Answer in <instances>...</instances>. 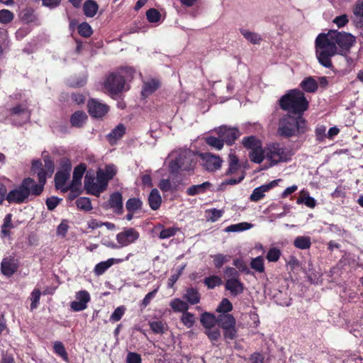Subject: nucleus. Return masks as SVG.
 Wrapping results in <instances>:
<instances>
[{"label":"nucleus","instance_id":"obj_52","mask_svg":"<svg viewBox=\"0 0 363 363\" xmlns=\"http://www.w3.org/2000/svg\"><path fill=\"white\" fill-rule=\"evenodd\" d=\"M233 264L238 269V272L245 274H253V273L248 268L245 262L242 259H235Z\"/></svg>","mask_w":363,"mask_h":363},{"label":"nucleus","instance_id":"obj_35","mask_svg":"<svg viewBox=\"0 0 363 363\" xmlns=\"http://www.w3.org/2000/svg\"><path fill=\"white\" fill-rule=\"evenodd\" d=\"M229 167L225 172L226 175H230L235 173L240 168L238 157L235 155L230 153L228 155Z\"/></svg>","mask_w":363,"mask_h":363},{"label":"nucleus","instance_id":"obj_36","mask_svg":"<svg viewBox=\"0 0 363 363\" xmlns=\"http://www.w3.org/2000/svg\"><path fill=\"white\" fill-rule=\"evenodd\" d=\"M294 245L300 250H307L311 246V240L308 236H298L294 240Z\"/></svg>","mask_w":363,"mask_h":363},{"label":"nucleus","instance_id":"obj_46","mask_svg":"<svg viewBox=\"0 0 363 363\" xmlns=\"http://www.w3.org/2000/svg\"><path fill=\"white\" fill-rule=\"evenodd\" d=\"M77 207L84 211H90L92 209L91 200L87 197H79L76 201Z\"/></svg>","mask_w":363,"mask_h":363},{"label":"nucleus","instance_id":"obj_33","mask_svg":"<svg viewBox=\"0 0 363 363\" xmlns=\"http://www.w3.org/2000/svg\"><path fill=\"white\" fill-rule=\"evenodd\" d=\"M99 9L97 3L94 0H86L83 5V11L86 16L94 17Z\"/></svg>","mask_w":363,"mask_h":363},{"label":"nucleus","instance_id":"obj_11","mask_svg":"<svg viewBox=\"0 0 363 363\" xmlns=\"http://www.w3.org/2000/svg\"><path fill=\"white\" fill-rule=\"evenodd\" d=\"M30 113L26 104H19L11 108L10 120L18 126H21L30 121Z\"/></svg>","mask_w":363,"mask_h":363},{"label":"nucleus","instance_id":"obj_26","mask_svg":"<svg viewBox=\"0 0 363 363\" xmlns=\"http://www.w3.org/2000/svg\"><path fill=\"white\" fill-rule=\"evenodd\" d=\"M212 186L209 182H205L201 184L192 185L187 188L186 193L188 196H196L206 193Z\"/></svg>","mask_w":363,"mask_h":363},{"label":"nucleus","instance_id":"obj_9","mask_svg":"<svg viewBox=\"0 0 363 363\" xmlns=\"http://www.w3.org/2000/svg\"><path fill=\"white\" fill-rule=\"evenodd\" d=\"M116 169L113 164H108L105 167V170L101 168L96 171V184L97 185L98 197L104 192L108 184V182L111 180L116 174Z\"/></svg>","mask_w":363,"mask_h":363},{"label":"nucleus","instance_id":"obj_44","mask_svg":"<svg viewBox=\"0 0 363 363\" xmlns=\"http://www.w3.org/2000/svg\"><path fill=\"white\" fill-rule=\"evenodd\" d=\"M250 267L257 272H264L265 268L263 257L262 256H258L252 259L250 262Z\"/></svg>","mask_w":363,"mask_h":363},{"label":"nucleus","instance_id":"obj_50","mask_svg":"<svg viewBox=\"0 0 363 363\" xmlns=\"http://www.w3.org/2000/svg\"><path fill=\"white\" fill-rule=\"evenodd\" d=\"M281 255V251L275 247H271L267 253L266 259L269 262H277Z\"/></svg>","mask_w":363,"mask_h":363},{"label":"nucleus","instance_id":"obj_60","mask_svg":"<svg viewBox=\"0 0 363 363\" xmlns=\"http://www.w3.org/2000/svg\"><path fill=\"white\" fill-rule=\"evenodd\" d=\"M125 308L124 306L117 307L110 317V320L113 322L119 321L124 315Z\"/></svg>","mask_w":363,"mask_h":363},{"label":"nucleus","instance_id":"obj_22","mask_svg":"<svg viewBox=\"0 0 363 363\" xmlns=\"http://www.w3.org/2000/svg\"><path fill=\"white\" fill-rule=\"evenodd\" d=\"M129 255H128L125 260H128ZM123 259H114V258H110L108 259L105 262H101L98 263L95 267H94V273L95 274L99 276L103 274L109 267H111L114 264H118L123 262Z\"/></svg>","mask_w":363,"mask_h":363},{"label":"nucleus","instance_id":"obj_17","mask_svg":"<svg viewBox=\"0 0 363 363\" xmlns=\"http://www.w3.org/2000/svg\"><path fill=\"white\" fill-rule=\"evenodd\" d=\"M70 177V174H65L61 172H57L55 178V186L57 190H60L63 193H66L69 191H73L74 189V186H72V182L71 184L66 185L67 182Z\"/></svg>","mask_w":363,"mask_h":363},{"label":"nucleus","instance_id":"obj_2","mask_svg":"<svg viewBox=\"0 0 363 363\" xmlns=\"http://www.w3.org/2000/svg\"><path fill=\"white\" fill-rule=\"evenodd\" d=\"M308 130L307 121L302 116L286 113L279 119L277 133L282 138L299 137Z\"/></svg>","mask_w":363,"mask_h":363},{"label":"nucleus","instance_id":"obj_64","mask_svg":"<svg viewBox=\"0 0 363 363\" xmlns=\"http://www.w3.org/2000/svg\"><path fill=\"white\" fill-rule=\"evenodd\" d=\"M353 13L357 16L363 18V0H357L353 7Z\"/></svg>","mask_w":363,"mask_h":363},{"label":"nucleus","instance_id":"obj_38","mask_svg":"<svg viewBox=\"0 0 363 363\" xmlns=\"http://www.w3.org/2000/svg\"><path fill=\"white\" fill-rule=\"evenodd\" d=\"M233 306L232 303L227 298H223L216 308V312L219 314H230L232 311Z\"/></svg>","mask_w":363,"mask_h":363},{"label":"nucleus","instance_id":"obj_57","mask_svg":"<svg viewBox=\"0 0 363 363\" xmlns=\"http://www.w3.org/2000/svg\"><path fill=\"white\" fill-rule=\"evenodd\" d=\"M44 168L48 172V177H50L55 171V163L53 160L50 155H46L43 157Z\"/></svg>","mask_w":363,"mask_h":363},{"label":"nucleus","instance_id":"obj_18","mask_svg":"<svg viewBox=\"0 0 363 363\" xmlns=\"http://www.w3.org/2000/svg\"><path fill=\"white\" fill-rule=\"evenodd\" d=\"M19 262L14 257H5L1 260V274L10 277L17 272Z\"/></svg>","mask_w":363,"mask_h":363},{"label":"nucleus","instance_id":"obj_5","mask_svg":"<svg viewBox=\"0 0 363 363\" xmlns=\"http://www.w3.org/2000/svg\"><path fill=\"white\" fill-rule=\"evenodd\" d=\"M266 158L270 162V166L291 160V154L286 147L279 143H271L265 147Z\"/></svg>","mask_w":363,"mask_h":363},{"label":"nucleus","instance_id":"obj_13","mask_svg":"<svg viewBox=\"0 0 363 363\" xmlns=\"http://www.w3.org/2000/svg\"><path fill=\"white\" fill-rule=\"evenodd\" d=\"M89 114L94 118H102L109 111V106L96 99H91L87 102Z\"/></svg>","mask_w":363,"mask_h":363},{"label":"nucleus","instance_id":"obj_6","mask_svg":"<svg viewBox=\"0 0 363 363\" xmlns=\"http://www.w3.org/2000/svg\"><path fill=\"white\" fill-rule=\"evenodd\" d=\"M196 164L195 156L191 152L183 151L169 162V169L171 173H178L180 171L192 172Z\"/></svg>","mask_w":363,"mask_h":363},{"label":"nucleus","instance_id":"obj_19","mask_svg":"<svg viewBox=\"0 0 363 363\" xmlns=\"http://www.w3.org/2000/svg\"><path fill=\"white\" fill-rule=\"evenodd\" d=\"M277 180H273L269 184L262 185L255 188L250 196V200L253 202H257L265 196V192L277 185Z\"/></svg>","mask_w":363,"mask_h":363},{"label":"nucleus","instance_id":"obj_51","mask_svg":"<svg viewBox=\"0 0 363 363\" xmlns=\"http://www.w3.org/2000/svg\"><path fill=\"white\" fill-rule=\"evenodd\" d=\"M206 213L207 214L206 218L208 220L216 222L223 216L224 211L218 210L216 208H211L206 210Z\"/></svg>","mask_w":363,"mask_h":363},{"label":"nucleus","instance_id":"obj_24","mask_svg":"<svg viewBox=\"0 0 363 363\" xmlns=\"http://www.w3.org/2000/svg\"><path fill=\"white\" fill-rule=\"evenodd\" d=\"M88 117L83 111H77L70 117V123L72 127L81 128L84 126Z\"/></svg>","mask_w":363,"mask_h":363},{"label":"nucleus","instance_id":"obj_58","mask_svg":"<svg viewBox=\"0 0 363 363\" xmlns=\"http://www.w3.org/2000/svg\"><path fill=\"white\" fill-rule=\"evenodd\" d=\"M179 230L178 228L170 227L167 228H164L161 230L159 235V238L160 239H167L169 238L176 235V233Z\"/></svg>","mask_w":363,"mask_h":363},{"label":"nucleus","instance_id":"obj_10","mask_svg":"<svg viewBox=\"0 0 363 363\" xmlns=\"http://www.w3.org/2000/svg\"><path fill=\"white\" fill-rule=\"evenodd\" d=\"M31 172H33L34 174H36L38 177V182L33 179V184L32 186L35 188L34 191L37 193L38 191L43 193L44 189V186L46 184L47 178L48 177V172L43 167V164L40 160H35L32 162L31 164Z\"/></svg>","mask_w":363,"mask_h":363},{"label":"nucleus","instance_id":"obj_27","mask_svg":"<svg viewBox=\"0 0 363 363\" xmlns=\"http://www.w3.org/2000/svg\"><path fill=\"white\" fill-rule=\"evenodd\" d=\"M160 86V82L157 79H151L150 80L144 82L141 94L144 97H147L154 93Z\"/></svg>","mask_w":363,"mask_h":363},{"label":"nucleus","instance_id":"obj_61","mask_svg":"<svg viewBox=\"0 0 363 363\" xmlns=\"http://www.w3.org/2000/svg\"><path fill=\"white\" fill-rule=\"evenodd\" d=\"M303 203L306 206L313 208L316 206V201L314 198L309 196L308 193H307V196L305 197L298 198L297 200V203Z\"/></svg>","mask_w":363,"mask_h":363},{"label":"nucleus","instance_id":"obj_20","mask_svg":"<svg viewBox=\"0 0 363 363\" xmlns=\"http://www.w3.org/2000/svg\"><path fill=\"white\" fill-rule=\"evenodd\" d=\"M225 289L226 291H229L232 296H237L243 293L245 285L240 279H227Z\"/></svg>","mask_w":363,"mask_h":363},{"label":"nucleus","instance_id":"obj_39","mask_svg":"<svg viewBox=\"0 0 363 363\" xmlns=\"http://www.w3.org/2000/svg\"><path fill=\"white\" fill-rule=\"evenodd\" d=\"M213 259V264L216 269H220L224 264L229 262L231 259V256L228 255H224L218 253L214 255H211Z\"/></svg>","mask_w":363,"mask_h":363},{"label":"nucleus","instance_id":"obj_32","mask_svg":"<svg viewBox=\"0 0 363 363\" xmlns=\"http://www.w3.org/2000/svg\"><path fill=\"white\" fill-rule=\"evenodd\" d=\"M242 145L245 149L254 150L259 147L262 144V141L255 135L244 137L242 140Z\"/></svg>","mask_w":363,"mask_h":363},{"label":"nucleus","instance_id":"obj_49","mask_svg":"<svg viewBox=\"0 0 363 363\" xmlns=\"http://www.w3.org/2000/svg\"><path fill=\"white\" fill-rule=\"evenodd\" d=\"M11 218L12 214L9 213L5 216L4 219V223L1 225V233L4 234V235H9L10 230L14 228L11 222Z\"/></svg>","mask_w":363,"mask_h":363},{"label":"nucleus","instance_id":"obj_62","mask_svg":"<svg viewBox=\"0 0 363 363\" xmlns=\"http://www.w3.org/2000/svg\"><path fill=\"white\" fill-rule=\"evenodd\" d=\"M194 316L191 313H189L187 311H185L182 317V322L184 325H186L187 328H191L193 326L194 323Z\"/></svg>","mask_w":363,"mask_h":363},{"label":"nucleus","instance_id":"obj_48","mask_svg":"<svg viewBox=\"0 0 363 363\" xmlns=\"http://www.w3.org/2000/svg\"><path fill=\"white\" fill-rule=\"evenodd\" d=\"M240 33L248 41L252 44H259L260 41L262 40L261 37L255 33H252L245 29H241Z\"/></svg>","mask_w":363,"mask_h":363},{"label":"nucleus","instance_id":"obj_40","mask_svg":"<svg viewBox=\"0 0 363 363\" xmlns=\"http://www.w3.org/2000/svg\"><path fill=\"white\" fill-rule=\"evenodd\" d=\"M201 323L206 330L213 328L216 323V317L211 313L206 312L201 315Z\"/></svg>","mask_w":363,"mask_h":363},{"label":"nucleus","instance_id":"obj_56","mask_svg":"<svg viewBox=\"0 0 363 363\" xmlns=\"http://www.w3.org/2000/svg\"><path fill=\"white\" fill-rule=\"evenodd\" d=\"M21 19L26 23L35 22L37 19L33 9H25L22 11Z\"/></svg>","mask_w":363,"mask_h":363},{"label":"nucleus","instance_id":"obj_1","mask_svg":"<svg viewBox=\"0 0 363 363\" xmlns=\"http://www.w3.org/2000/svg\"><path fill=\"white\" fill-rule=\"evenodd\" d=\"M355 43V37L347 32L330 30L327 33L318 34L315 40L318 62L324 67L333 69L331 58L336 55L346 57Z\"/></svg>","mask_w":363,"mask_h":363},{"label":"nucleus","instance_id":"obj_53","mask_svg":"<svg viewBox=\"0 0 363 363\" xmlns=\"http://www.w3.org/2000/svg\"><path fill=\"white\" fill-rule=\"evenodd\" d=\"M146 17L150 23H157L160 21L161 14L156 9H150L146 12Z\"/></svg>","mask_w":363,"mask_h":363},{"label":"nucleus","instance_id":"obj_30","mask_svg":"<svg viewBox=\"0 0 363 363\" xmlns=\"http://www.w3.org/2000/svg\"><path fill=\"white\" fill-rule=\"evenodd\" d=\"M250 160L256 164H260L266 157L265 147L262 148V145L250 151L249 154Z\"/></svg>","mask_w":363,"mask_h":363},{"label":"nucleus","instance_id":"obj_15","mask_svg":"<svg viewBox=\"0 0 363 363\" xmlns=\"http://www.w3.org/2000/svg\"><path fill=\"white\" fill-rule=\"evenodd\" d=\"M140 237L138 230L133 228H125L116 235V240L122 247L128 246L135 242Z\"/></svg>","mask_w":363,"mask_h":363},{"label":"nucleus","instance_id":"obj_28","mask_svg":"<svg viewBox=\"0 0 363 363\" xmlns=\"http://www.w3.org/2000/svg\"><path fill=\"white\" fill-rule=\"evenodd\" d=\"M148 204L153 211L158 210L162 204V197L157 189H152L148 196Z\"/></svg>","mask_w":363,"mask_h":363},{"label":"nucleus","instance_id":"obj_12","mask_svg":"<svg viewBox=\"0 0 363 363\" xmlns=\"http://www.w3.org/2000/svg\"><path fill=\"white\" fill-rule=\"evenodd\" d=\"M216 133L221 138L223 143L227 145H232L235 140L240 136L241 133L235 127H230L225 125H221L215 129Z\"/></svg>","mask_w":363,"mask_h":363},{"label":"nucleus","instance_id":"obj_55","mask_svg":"<svg viewBox=\"0 0 363 363\" xmlns=\"http://www.w3.org/2000/svg\"><path fill=\"white\" fill-rule=\"evenodd\" d=\"M60 170L58 172H64L67 174H70L72 169V162L70 159L67 157H62L60 160Z\"/></svg>","mask_w":363,"mask_h":363},{"label":"nucleus","instance_id":"obj_16","mask_svg":"<svg viewBox=\"0 0 363 363\" xmlns=\"http://www.w3.org/2000/svg\"><path fill=\"white\" fill-rule=\"evenodd\" d=\"M77 301L70 303V308L74 311H82L87 308V303L90 301V295L86 290H82L76 293Z\"/></svg>","mask_w":363,"mask_h":363},{"label":"nucleus","instance_id":"obj_21","mask_svg":"<svg viewBox=\"0 0 363 363\" xmlns=\"http://www.w3.org/2000/svg\"><path fill=\"white\" fill-rule=\"evenodd\" d=\"M108 203L110 208H112L113 212L116 214L121 215L123 213V196L120 192L116 191L111 194Z\"/></svg>","mask_w":363,"mask_h":363},{"label":"nucleus","instance_id":"obj_7","mask_svg":"<svg viewBox=\"0 0 363 363\" xmlns=\"http://www.w3.org/2000/svg\"><path fill=\"white\" fill-rule=\"evenodd\" d=\"M125 84V79L123 75L118 72H110L105 78L104 88L113 97L123 91Z\"/></svg>","mask_w":363,"mask_h":363},{"label":"nucleus","instance_id":"obj_59","mask_svg":"<svg viewBox=\"0 0 363 363\" xmlns=\"http://www.w3.org/2000/svg\"><path fill=\"white\" fill-rule=\"evenodd\" d=\"M205 334L208 336L211 341H218L220 337L219 329L210 328L205 330Z\"/></svg>","mask_w":363,"mask_h":363},{"label":"nucleus","instance_id":"obj_8","mask_svg":"<svg viewBox=\"0 0 363 363\" xmlns=\"http://www.w3.org/2000/svg\"><path fill=\"white\" fill-rule=\"evenodd\" d=\"M216 324L223 330V336L225 339L233 340L237 337L236 320L233 315L218 314L216 317Z\"/></svg>","mask_w":363,"mask_h":363},{"label":"nucleus","instance_id":"obj_23","mask_svg":"<svg viewBox=\"0 0 363 363\" xmlns=\"http://www.w3.org/2000/svg\"><path fill=\"white\" fill-rule=\"evenodd\" d=\"M96 177L93 174L87 172L84 177V188L87 194L94 195L98 197V189L95 182Z\"/></svg>","mask_w":363,"mask_h":363},{"label":"nucleus","instance_id":"obj_45","mask_svg":"<svg viewBox=\"0 0 363 363\" xmlns=\"http://www.w3.org/2000/svg\"><path fill=\"white\" fill-rule=\"evenodd\" d=\"M206 143L209 146L220 150L223 147L224 143L221 138L215 136H208L206 138Z\"/></svg>","mask_w":363,"mask_h":363},{"label":"nucleus","instance_id":"obj_37","mask_svg":"<svg viewBox=\"0 0 363 363\" xmlns=\"http://www.w3.org/2000/svg\"><path fill=\"white\" fill-rule=\"evenodd\" d=\"M54 352L60 357L65 362H69L68 354L65 350L63 343L60 341H56L53 345Z\"/></svg>","mask_w":363,"mask_h":363},{"label":"nucleus","instance_id":"obj_42","mask_svg":"<svg viewBox=\"0 0 363 363\" xmlns=\"http://www.w3.org/2000/svg\"><path fill=\"white\" fill-rule=\"evenodd\" d=\"M170 306L175 312H185L189 309L188 304L180 298H174L170 303Z\"/></svg>","mask_w":363,"mask_h":363},{"label":"nucleus","instance_id":"obj_14","mask_svg":"<svg viewBox=\"0 0 363 363\" xmlns=\"http://www.w3.org/2000/svg\"><path fill=\"white\" fill-rule=\"evenodd\" d=\"M200 157L202 160L203 167L209 172H215L219 169L223 162L219 156L210 152L201 153Z\"/></svg>","mask_w":363,"mask_h":363},{"label":"nucleus","instance_id":"obj_3","mask_svg":"<svg viewBox=\"0 0 363 363\" xmlns=\"http://www.w3.org/2000/svg\"><path fill=\"white\" fill-rule=\"evenodd\" d=\"M279 105L287 113L302 116L308 110L309 103L303 92L298 89H291L279 100Z\"/></svg>","mask_w":363,"mask_h":363},{"label":"nucleus","instance_id":"obj_43","mask_svg":"<svg viewBox=\"0 0 363 363\" xmlns=\"http://www.w3.org/2000/svg\"><path fill=\"white\" fill-rule=\"evenodd\" d=\"M203 284L208 289H213L216 286H218L222 284V279L217 275H211L203 279Z\"/></svg>","mask_w":363,"mask_h":363},{"label":"nucleus","instance_id":"obj_25","mask_svg":"<svg viewBox=\"0 0 363 363\" xmlns=\"http://www.w3.org/2000/svg\"><path fill=\"white\" fill-rule=\"evenodd\" d=\"M86 164L83 162H81L79 164L74 167L72 180V186H74V189L75 186L81 185L82 179L86 171Z\"/></svg>","mask_w":363,"mask_h":363},{"label":"nucleus","instance_id":"obj_47","mask_svg":"<svg viewBox=\"0 0 363 363\" xmlns=\"http://www.w3.org/2000/svg\"><path fill=\"white\" fill-rule=\"evenodd\" d=\"M150 328L155 334H163L165 331L166 323L162 320H155L149 323Z\"/></svg>","mask_w":363,"mask_h":363},{"label":"nucleus","instance_id":"obj_34","mask_svg":"<svg viewBox=\"0 0 363 363\" xmlns=\"http://www.w3.org/2000/svg\"><path fill=\"white\" fill-rule=\"evenodd\" d=\"M143 203L139 198H130L125 203L128 212H137L143 208Z\"/></svg>","mask_w":363,"mask_h":363},{"label":"nucleus","instance_id":"obj_4","mask_svg":"<svg viewBox=\"0 0 363 363\" xmlns=\"http://www.w3.org/2000/svg\"><path fill=\"white\" fill-rule=\"evenodd\" d=\"M32 178H24L18 186L7 194L6 200L9 203L21 204L32 200L33 197L39 196L40 193L38 191L35 193Z\"/></svg>","mask_w":363,"mask_h":363},{"label":"nucleus","instance_id":"obj_29","mask_svg":"<svg viewBox=\"0 0 363 363\" xmlns=\"http://www.w3.org/2000/svg\"><path fill=\"white\" fill-rule=\"evenodd\" d=\"M300 86L307 93H315L318 90V83L313 77H308L301 82Z\"/></svg>","mask_w":363,"mask_h":363},{"label":"nucleus","instance_id":"obj_63","mask_svg":"<svg viewBox=\"0 0 363 363\" xmlns=\"http://www.w3.org/2000/svg\"><path fill=\"white\" fill-rule=\"evenodd\" d=\"M127 363H142V359L140 354L133 352H129L127 354L126 357Z\"/></svg>","mask_w":363,"mask_h":363},{"label":"nucleus","instance_id":"obj_54","mask_svg":"<svg viewBox=\"0 0 363 363\" xmlns=\"http://www.w3.org/2000/svg\"><path fill=\"white\" fill-rule=\"evenodd\" d=\"M78 33L82 37L89 38L92 35L93 30L91 26L88 23L84 22L78 26Z\"/></svg>","mask_w":363,"mask_h":363},{"label":"nucleus","instance_id":"obj_41","mask_svg":"<svg viewBox=\"0 0 363 363\" xmlns=\"http://www.w3.org/2000/svg\"><path fill=\"white\" fill-rule=\"evenodd\" d=\"M125 133V127L120 123L111 133L108 135V138L111 140H118L121 139Z\"/></svg>","mask_w":363,"mask_h":363},{"label":"nucleus","instance_id":"obj_31","mask_svg":"<svg viewBox=\"0 0 363 363\" xmlns=\"http://www.w3.org/2000/svg\"><path fill=\"white\" fill-rule=\"evenodd\" d=\"M183 298L190 304L195 305L199 303L201 295L196 289L190 287L186 289V293L184 295Z\"/></svg>","mask_w":363,"mask_h":363}]
</instances>
